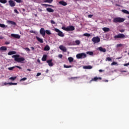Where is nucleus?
Returning <instances> with one entry per match:
<instances>
[{"label": "nucleus", "mask_w": 129, "mask_h": 129, "mask_svg": "<svg viewBox=\"0 0 129 129\" xmlns=\"http://www.w3.org/2000/svg\"><path fill=\"white\" fill-rule=\"evenodd\" d=\"M0 27L1 28H6V25L5 24H0Z\"/></svg>", "instance_id": "40"}, {"label": "nucleus", "mask_w": 129, "mask_h": 129, "mask_svg": "<svg viewBox=\"0 0 129 129\" xmlns=\"http://www.w3.org/2000/svg\"><path fill=\"white\" fill-rule=\"evenodd\" d=\"M14 12H15V13H16V14H19V11H18V10H17V9H15V10H14Z\"/></svg>", "instance_id": "50"}, {"label": "nucleus", "mask_w": 129, "mask_h": 129, "mask_svg": "<svg viewBox=\"0 0 129 129\" xmlns=\"http://www.w3.org/2000/svg\"><path fill=\"white\" fill-rule=\"evenodd\" d=\"M42 61H46L47 60V54H44L41 59Z\"/></svg>", "instance_id": "20"}, {"label": "nucleus", "mask_w": 129, "mask_h": 129, "mask_svg": "<svg viewBox=\"0 0 129 129\" xmlns=\"http://www.w3.org/2000/svg\"><path fill=\"white\" fill-rule=\"evenodd\" d=\"M103 31L105 32V33H106V32H109L110 31V29L107 27H104L102 28Z\"/></svg>", "instance_id": "16"}, {"label": "nucleus", "mask_w": 129, "mask_h": 129, "mask_svg": "<svg viewBox=\"0 0 129 129\" xmlns=\"http://www.w3.org/2000/svg\"><path fill=\"white\" fill-rule=\"evenodd\" d=\"M15 68H16V67H10L8 68V70H10V71H12V70L15 69Z\"/></svg>", "instance_id": "38"}, {"label": "nucleus", "mask_w": 129, "mask_h": 129, "mask_svg": "<svg viewBox=\"0 0 129 129\" xmlns=\"http://www.w3.org/2000/svg\"><path fill=\"white\" fill-rule=\"evenodd\" d=\"M3 39V37L0 36V40H2V39Z\"/></svg>", "instance_id": "58"}, {"label": "nucleus", "mask_w": 129, "mask_h": 129, "mask_svg": "<svg viewBox=\"0 0 129 129\" xmlns=\"http://www.w3.org/2000/svg\"><path fill=\"white\" fill-rule=\"evenodd\" d=\"M16 52L15 51H11L8 52V55H15V54H16Z\"/></svg>", "instance_id": "22"}, {"label": "nucleus", "mask_w": 129, "mask_h": 129, "mask_svg": "<svg viewBox=\"0 0 129 129\" xmlns=\"http://www.w3.org/2000/svg\"><path fill=\"white\" fill-rule=\"evenodd\" d=\"M50 50V46L46 45L44 48V51H49Z\"/></svg>", "instance_id": "21"}, {"label": "nucleus", "mask_w": 129, "mask_h": 129, "mask_svg": "<svg viewBox=\"0 0 129 129\" xmlns=\"http://www.w3.org/2000/svg\"><path fill=\"white\" fill-rule=\"evenodd\" d=\"M105 61H112V59H111V57H107L105 59Z\"/></svg>", "instance_id": "32"}, {"label": "nucleus", "mask_w": 129, "mask_h": 129, "mask_svg": "<svg viewBox=\"0 0 129 129\" xmlns=\"http://www.w3.org/2000/svg\"><path fill=\"white\" fill-rule=\"evenodd\" d=\"M61 29L62 30H64V31H67V32H68L69 31H74V30H75V28L72 25L68 26L67 27L63 26L61 27Z\"/></svg>", "instance_id": "3"}, {"label": "nucleus", "mask_w": 129, "mask_h": 129, "mask_svg": "<svg viewBox=\"0 0 129 129\" xmlns=\"http://www.w3.org/2000/svg\"><path fill=\"white\" fill-rule=\"evenodd\" d=\"M27 71H32V70H31V69H27Z\"/></svg>", "instance_id": "57"}, {"label": "nucleus", "mask_w": 129, "mask_h": 129, "mask_svg": "<svg viewBox=\"0 0 129 129\" xmlns=\"http://www.w3.org/2000/svg\"><path fill=\"white\" fill-rule=\"evenodd\" d=\"M125 19L124 18H121L120 17H116L113 19V22L117 23H123Z\"/></svg>", "instance_id": "2"}, {"label": "nucleus", "mask_w": 129, "mask_h": 129, "mask_svg": "<svg viewBox=\"0 0 129 129\" xmlns=\"http://www.w3.org/2000/svg\"><path fill=\"white\" fill-rule=\"evenodd\" d=\"M101 79H102V78H101V77H94V78H92L90 81V83H91V82H92V81H95V82H96L98 80H101Z\"/></svg>", "instance_id": "8"}, {"label": "nucleus", "mask_w": 129, "mask_h": 129, "mask_svg": "<svg viewBox=\"0 0 129 129\" xmlns=\"http://www.w3.org/2000/svg\"><path fill=\"white\" fill-rule=\"evenodd\" d=\"M75 43L77 45H80V41L79 40H76Z\"/></svg>", "instance_id": "37"}, {"label": "nucleus", "mask_w": 129, "mask_h": 129, "mask_svg": "<svg viewBox=\"0 0 129 129\" xmlns=\"http://www.w3.org/2000/svg\"><path fill=\"white\" fill-rule=\"evenodd\" d=\"M68 60H69L70 63H71V62H73V61H74V58H73V57H69L68 58Z\"/></svg>", "instance_id": "26"}, {"label": "nucleus", "mask_w": 129, "mask_h": 129, "mask_svg": "<svg viewBox=\"0 0 129 129\" xmlns=\"http://www.w3.org/2000/svg\"><path fill=\"white\" fill-rule=\"evenodd\" d=\"M117 64V62H115V61H113L111 63V65L113 66V65H116Z\"/></svg>", "instance_id": "41"}, {"label": "nucleus", "mask_w": 129, "mask_h": 129, "mask_svg": "<svg viewBox=\"0 0 129 129\" xmlns=\"http://www.w3.org/2000/svg\"><path fill=\"white\" fill-rule=\"evenodd\" d=\"M119 32H120V33H123L124 32V29H120L119 30Z\"/></svg>", "instance_id": "49"}, {"label": "nucleus", "mask_w": 129, "mask_h": 129, "mask_svg": "<svg viewBox=\"0 0 129 129\" xmlns=\"http://www.w3.org/2000/svg\"><path fill=\"white\" fill-rule=\"evenodd\" d=\"M25 50H26V51H27L28 52L30 51V48H29L28 47H26L25 48Z\"/></svg>", "instance_id": "45"}, {"label": "nucleus", "mask_w": 129, "mask_h": 129, "mask_svg": "<svg viewBox=\"0 0 129 129\" xmlns=\"http://www.w3.org/2000/svg\"><path fill=\"white\" fill-rule=\"evenodd\" d=\"M63 67L64 68H71L72 67V66H66V65H64Z\"/></svg>", "instance_id": "39"}, {"label": "nucleus", "mask_w": 129, "mask_h": 129, "mask_svg": "<svg viewBox=\"0 0 129 129\" xmlns=\"http://www.w3.org/2000/svg\"><path fill=\"white\" fill-rule=\"evenodd\" d=\"M9 4L10 7H12V8L16 7V3H15V2H14L13 0L9 1Z\"/></svg>", "instance_id": "9"}, {"label": "nucleus", "mask_w": 129, "mask_h": 129, "mask_svg": "<svg viewBox=\"0 0 129 129\" xmlns=\"http://www.w3.org/2000/svg\"><path fill=\"white\" fill-rule=\"evenodd\" d=\"M27 80V78H23L20 80V81H25Z\"/></svg>", "instance_id": "43"}, {"label": "nucleus", "mask_w": 129, "mask_h": 129, "mask_svg": "<svg viewBox=\"0 0 129 129\" xmlns=\"http://www.w3.org/2000/svg\"><path fill=\"white\" fill-rule=\"evenodd\" d=\"M97 50L100 51V52H103V53H105L106 52V49L105 48H103L102 47H99L97 48Z\"/></svg>", "instance_id": "12"}, {"label": "nucleus", "mask_w": 129, "mask_h": 129, "mask_svg": "<svg viewBox=\"0 0 129 129\" xmlns=\"http://www.w3.org/2000/svg\"><path fill=\"white\" fill-rule=\"evenodd\" d=\"M83 36H85V37H90L91 35L89 33H84Z\"/></svg>", "instance_id": "36"}, {"label": "nucleus", "mask_w": 129, "mask_h": 129, "mask_svg": "<svg viewBox=\"0 0 129 129\" xmlns=\"http://www.w3.org/2000/svg\"><path fill=\"white\" fill-rule=\"evenodd\" d=\"M60 50H61V51H63V52H67V49L66 48V47L63 46V45H60L59 47Z\"/></svg>", "instance_id": "11"}, {"label": "nucleus", "mask_w": 129, "mask_h": 129, "mask_svg": "<svg viewBox=\"0 0 129 129\" xmlns=\"http://www.w3.org/2000/svg\"><path fill=\"white\" fill-rule=\"evenodd\" d=\"M22 11H23V12H25L26 10H25V9H23Z\"/></svg>", "instance_id": "59"}, {"label": "nucleus", "mask_w": 129, "mask_h": 129, "mask_svg": "<svg viewBox=\"0 0 129 129\" xmlns=\"http://www.w3.org/2000/svg\"><path fill=\"white\" fill-rule=\"evenodd\" d=\"M86 57L87 55L85 53H79L76 55L77 59H84V58H86Z\"/></svg>", "instance_id": "4"}, {"label": "nucleus", "mask_w": 129, "mask_h": 129, "mask_svg": "<svg viewBox=\"0 0 129 129\" xmlns=\"http://www.w3.org/2000/svg\"><path fill=\"white\" fill-rule=\"evenodd\" d=\"M0 7H1L2 8L3 7V6H2V4H0Z\"/></svg>", "instance_id": "63"}, {"label": "nucleus", "mask_w": 129, "mask_h": 129, "mask_svg": "<svg viewBox=\"0 0 129 129\" xmlns=\"http://www.w3.org/2000/svg\"><path fill=\"white\" fill-rule=\"evenodd\" d=\"M10 80H12L14 81V80H16L17 79V77H11L9 78Z\"/></svg>", "instance_id": "31"}, {"label": "nucleus", "mask_w": 129, "mask_h": 129, "mask_svg": "<svg viewBox=\"0 0 129 129\" xmlns=\"http://www.w3.org/2000/svg\"><path fill=\"white\" fill-rule=\"evenodd\" d=\"M92 17H93V15H88V18H92Z\"/></svg>", "instance_id": "46"}, {"label": "nucleus", "mask_w": 129, "mask_h": 129, "mask_svg": "<svg viewBox=\"0 0 129 129\" xmlns=\"http://www.w3.org/2000/svg\"><path fill=\"white\" fill-rule=\"evenodd\" d=\"M59 58H62V57H63V55L62 54H59L58 55Z\"/></svg>", "instance_id": "53"}, {"label": "nucleus", "mask_w": 129, "mask_h": 129, "mask_svg": "<svg viewBox=\"0 0 129 129\" xmlns=\"http://www.w3.org/2000/svg\"><path fill=\"white\" fill-rule=\"evenodd\" d=\"M30 33H32V34H36V32L33 30L30 31Z\"/></svg>", "instance_id": "48"}, {"label": "nucleus", "mask_w": 129, "mask_h": 129, "mask_svg": "<svg viewBox=\"0 0 129 129\" xmlns=\"http://www.w3.org/2000/svg\"><path fill=\"white\" fill-rule=\"evenodd\" d=\"M122 72H124V73H126V71H123Z\"/></svg>", "instance_id": "62"}, {"label": "nucleus", "mask_w": 129, "mask_h": 129, "mask_svg": "<svg viewBox=\"0 0 129 129\" xmlns=\"http://www.w3.org/2000/svg\"><path fill=\"white\" fill-rule=\"evenodd\" d=\"M48 72H49V70H46V73H48Z\"/></svg>", "instance_id": "55"}, {"label": "nucleus", "mask_w": 129, "mask_h": 129, "mask_svg": "<svg viewBox=\"0 0 129 129\" xmlns=\"http://www.w3.org/2000/svg\"><path fill=\"white\" fill-rule=\"evenodd\" d=\"M11 36L14 37V38H15L16 39H20L21 38V36L19 34H12Z\"/></svg>", "instance_id": "14"}, {"label": "nucleus", "mask_w": 129, "mask_h": 129, "mask_svg": "<svg viewBox=\"0 0 129 129\" xmlns=\"http://www.w3.org/2000/svg\"><path fill=\"white\" fill-rule=\"evenodd\" d=\"M15 67H16V68H18V69H22V68L21 67L18 66H15Z\"/></svg>", "instance_id": "51"}, {"label": "nucleus", "mask_w": 129, "mask_h": 129, "mask_svg": "<svg viewBox=\"0 0 129 129\" xmlns=\"http://www.w3.org/2000/svg\"><path fill=\"white\" fill-rule=\"evenodd\" d=\"M92 41L94 42V44H96V43H99L100 42V38L98 37H94L92 38Z\"/></svg>", "instance_id": "7"}, {"label": "nucleus", "mask_w": 129, "mask_h": 129, "mask_svg": "<svg viewBox=\"0 0 129 129\" xmlns=\"http://www.w3.org/2000/svg\"><path fill=\"white\" fill-rule=\"evenodd\" d=\"M9 44H10V42H9V41H6L5 42V45H9Z\"/></svg>", "instance_id": "52"}, {"label": "nucleus", "mask_w": 129, "mask_h": 129, "mask_svg": "<svg viewBox=\"0 0 129 129\" xmlns=\"http://www.w3.org/2000/svg\"><path fill=\"white\" fill-rule=\"evenodd\" d=\"M0 3H1V4H7L8 3V1H7V0H0Z\"/></svg>", "instance_id": "30"}, {"label": "nucleus", "mask_w": 129, "mask_h": 129, "mask_svg": "<svg viewBox=\"0 0 129 129\" xmlns=\"http://www.w3.org/2000/svg\"><path fill=\"white\" fill-rule=\"evenodd\" d=\"M40 34H41L42 37H44L46 35V31H45V29L42 28L40 30Z\"/></svg>", "instance_id": "10"}, {"label": "nucleus", "mask_w": 129, "mask_h": 129, "mask_svg": "<svg viewBox=\"0 0 129 129\" xmlns=\"http://www.w3.org/2000/svg\"><path fill=\"white\" fill-rule=\"evenodd\" d=\"M59 5H61V6H67V3L64 2V1H60L59 2Z\"/></svg>", "instance_id": "17"}, {"label": "nucleus", "mask_w": 129, "mask_h": 129, "mask_svg": "<svg viewBox=\"0 0 129 129\" xmlns=\"http://www.w3.org/2000/svg\"><path fill=\"white\" fill-rule=\"evenodd\" d=\"M86 54H87L88 55H90V56H92V55H93V52H92V51H87L86 52Z\"/></svg>", "instance_id": "29"}, {"label": "nucleus", "mask_w": 129, "mask_h": 129, "mask_svg": "<svg viewBox=\"0 0 129 129\" xmlns=\"http://www.w3.org/2000/svg\"><path fill=\"white\" fill-rule=\"evenodd\" d=\"M84 69H92V67L91 66H84Z\"/></svg>", "instance_id": "24"}, {"label": "nucleus", "mask_w": 129, "mask_h": 129, "mask_svg": "<svg viewBox=\"0 0 129 129\" xmlns=\"http://www.w3.org/2000/svg\"><path fill=\"white\" fill-rule=\"evenodd\" d=\"M53 2V0H45L44 3H48L49 4H51Z\"/></svg>", "instance_id": "35"}, {"label": "nucleus", "mask_w": 129, "mask_h": 129, "mask_svg": "<svg viewBox=\"0 0 129 129\" xmlns=\"http://www.w3.org/2000/svg\"><path fill=\"white\" fill-rule=\"evenodd\" d=\"M7 46H2L0 47V51H7Z\"/></svg>", "instance_id": "18"}, {"label": "nucleus", "mask_w": 129, "mask_h": 129, "mask_svg": "<svg viewBox=\"0 0 129 129\" xmlns=\"http://www.w3.org/2000/svg\"><path fill=\"white\" fill-rule=\"evenodd\" d=\"M36 39L37 40V41H38V42H39V43H44V41L43 40V39L40 38V37H39L38 36H36Z\"/></svg>", "instance_id": "15"}, {"label": "nucleus", "mask_w": 129, "mask_h": 129, "mask_svg": "<svg viewBox=\"0 0 129 129\" xmlns=\"http://www.w3.org/2000/svg\"><path fill=\"white\" fill-rule=\"evenodd\" d=\"M51 24H56V23L55 22V21H54L53 20H51L50 21Z\"/></svg>", "instance_id": "47"}, {"label": "nucleus", "mask_w": 129, "mask_h": 129, "mask_svg": "<svg viewBox=\"0 0 129 129\" xmlns=\"http://www.w3.org/2000/svg\"><path fill=\"white\" fill-rule=\"evenodd\" d=\"M9 84V85H17L18 84L17 83H5L4 85H7Z\"/></svg>", "instance_id": "19"}, {"label": "nucleus", "mask_w": 129, "mask_h": 129, "mask_svg": "<svg viewBox=\"0 0 129 129\" xmlns=\"http://www.w3.org/2000/svg\"><path fill=\"white\" fill-rule=\"evenodd\" d=\"M31 48H32V50H35V48H34V47H31Z\"/></svg>", "instance_id": "56"}, {"label": "nucleus", "mask_w": 129, "mask_h": 129, "mask_svg": "<svg viewBox=\"0 0 129 129\" xmlns=\"http://www.w3.org/2000/svg\"><path fill=\"white\" fill-rule=\"evenodd\" d=\"M122 13H124V14H126L127 15H129V12L127 10H122Z\"/></svg>", "instance_id": "28"}, {"label": "nucleus", "mask_w": 129, "mask_h": 129, "mask_svg": "<svg viewBox=\"0 0 129 129\" xmlns=\"http://www.w3.org/2000/svg\"><path fill=\"white\" fill-rule=\"evenodd\" d=\"M9 24H11V25H14V26H16V22L12 21H8Z\"/></svg>", "instance_id": "27"}, {"label": "nucleus", "mask_w": 129, "mask_h": 129, "mask_svg": "<svg viewBox=\"0 0 129 129\" xmlns=\"http://www.w3.org/2000/svg\"><path fill=\"white\" fill-rule=\"evenodd\" d=\"M46 11L47 12H48V13H53L54 12V10L52 8H47Z\"/></svg>", "instance_id": "23"}, {"label": "nucleus", "mask_w": 129, "mask_h": 129, "mask_svg": "<svg viewBox=\"0 0 129 129\" xmlns=\"http://www.w3.org/2000/svg\"><path fill=\"white\" fill-rule=\"evenodd\" d=\"M45 33L47 34V35H51V31H50V30H45Z\"/></svg>", "instance_id": "34"}, {"label": "nucleus", "mask_w": 129, "mask_h": 129, "mask_svg": "<svg viewBox=\"0 0 129 129\" xmlns=\"http://www.w3.org/2000/svg\"><path fill=\"white\" fill-rule=\"evenodd\" d=\"M38 62H40V60H38Z\"/></svg>", "instance_id": "64"}, {"label": "nucleus", "mask_w": 129, "mask_h": 129, "mask_svg": "<svg viewBox=\"0 0 129 129\" xmlns=\"http://www.w3.org/2000/svg\"><path fill=\"white\" fill-rule=\"evenodd\" d=\"M16 3H18L19 4H21L22 3V0H14Z\"/></svg>", "instance_id": "42"}, {"label": "nucleus", "mask_w": 129, "mask_h": 129, "mask_svg": "<svg viewBox=\"0 0 129 129\" xmlns=\"http://www.w3.org/2000/svg\"><path fill=\"white\" fill-rule=\"evenodd\" d=\"M125 38V35L123 34L119 33L117 35H115L114 36V39H120V38H123L124 39Z\"/></svg>", "instance_id": "6"}, {"label": "nucleus", "mask_w": 129, "mask_h": 129, "mask_svg": "<svg viewBox=\"0 0 129 129\" xmlns=\"http://www.w3.org/2000/svg\"><path fill=\"white\" fill-rule=\"evenodd\" d=\"M54 31L56 32V33H58L57 35L59 37H64L65 35L64 33H63L62 31H60L58 28H55Z\"/></svg>", "instance_id": "5"}, {"label": "nucleus", "mask_w": 129, "mask_h": 129, "mask_svg": "<svg viewBox=\"0 0 129 129\" xmlns=\"http://www.w3.org/2000/svg\"><path fill=\"white\" fill-rule=\"evenodd\" d=\"M41 75V73H38L36 75V76H40Z\"/></svg>", "instance_id": "54"}, {"label": "nucleus", "mask_w": 129, "mask_h": 129, "mask_svg": "<svg viewBox=\"0 0 129 129\" xmlns=\"http://www.w3.org/2000/svg\"><path fill=\"white\" fill-rule=\"evenodd\" d=\"M42 5L43 7H45V8H47V7H52V5H48V4H42Z\"/></svg>", "instance_id": "33"}, {"label": "nucleus", "mask_w": 129, "mask_h": 129, "mask_svg": "<svg viewBox=\"0 0 129 129\" xmlns=\"http://www.w3.org/2000/svg\"><path fill=\"white\" fill-rule=\"evenodd\" d=\"M121 46H122V44H117L116 45L117 48H118V47H121Z\"/></svg>", "instance_id": "44"}, {"label": "nucleus", "mask_w": 129, "mask_h": 129, "mask_svg": "<svg viewBox=\"0 0 129 129\" xmlns=\"http://www.w3.org/2000/svg\"><path fill=\"white\" fill-rule=\"evenodd\" d=\"M79 78H80V77H71L69 78V80H71V79H73V80H75V79H79Z\"/></svg>", "instance_id": "25"}, {"label": "nucleus", "mask_w": 129, "mask_h": 129, "mask_svg": "<svg viewBox=\"0 0 129 129\" xmlns=\"http://www.w3.org/2000/svg\"><path fill=\"white\" fill-rule=\"evenodd\" d=\"M52 59H49V60H47L46 61V62L48 63V66L50 67H52V66H53L54 64L53 63V62H52Z\"/></svg>", "instance_id": "13"}, {"label": "nucleus", "mask_w": 129, "mask_h": 129, "mask_svg": "<svg viewBox=\"0 0 129 129\" xmlns=\"http://www.w3.org/2000/svg\"><path fill=\"white\" fill-rule=\"evenodd\" d=\"M12 58H14L15 61L18 63H23L25 61V58L24 57H20V55H13Z\"/></svg>", "instance_id": "1"}, {"label": "nucleus", "mask_w": 129, "mask_h": 129, "mask_svg": "<svg viewBox=\"0 0 129 129\" xmlns=\"http://www.w3.org/2000/svg\"><path fill=\"white\" fill-rule=\"evenodd\" d=\"M105 82H108V80H105Z\"/></svg>", "instance_id": "61"}, {"label": "nucleus", "mask_w": 129, "mask_h": 129, "mask_svg": "<svg viewBox=\"0 0 129 129\" xmlns=\"http://www.w3.org/2000/svg\"><path fill=\"white\" fill-rule=\"evenodd\" d=\"M99 72H102V70H99Z\"/></svg>", "instance_id": "60"}]
</instances>
